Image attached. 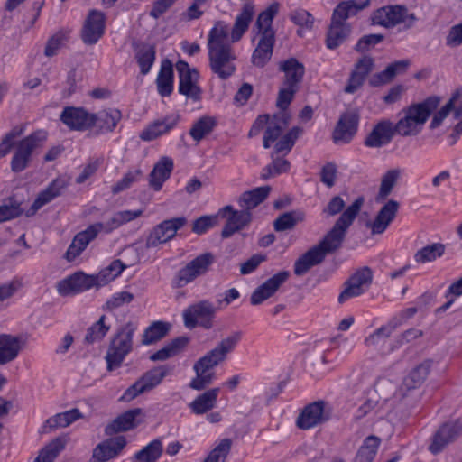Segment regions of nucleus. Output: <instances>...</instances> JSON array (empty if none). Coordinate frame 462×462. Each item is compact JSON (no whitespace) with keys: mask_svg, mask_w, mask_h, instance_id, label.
I'll use <instances>...</instances> for the list:
<instances>
[{"mask_svg":"<svg viewBox=\"0 0 462 462\" xmlns=\"http://www.w3.org/2000/svg\"><path fill=\"white\" fill-rule=\"evenodd\" d=\"M363 204L364 199L362 197L357 198L341 214L331 230L319 244L311 247L296 260L294 263V273L296 275L305 274L311 267L322 263L328 254L335 252L341 246L347 228L354 222Z\"/></svg>","mask_w":462,"mask_h":462,"instance_id":"f257e3e1","label":"nucleus"},{"mask_svg":"<svg viewBox=\"0 0 462 462\" xmlns=\"http://www.w3.org/2000/svg\"><path fill=\"white\" fill-rule=\"evenodd\" d=\"M229 40V27L223 21L215 23L208 35V61L211 71L220 79L230 78L236 71V53Z\"/></svg>","mask_w":462,"mask_h":462,"instance_id":"f03ea898","label":"nucleus"},{"mask_svg":"<svg viewBox=\"0 0 462 462\" xmlns=\"http://www.w3.org/2000/svg\"><path fill=\"white\" fill-rule=\"evenodd\" d=\"M23 125H16L5 134L0 143V158L5 157L13 147L14 152L11 159V171L14 173L23 171L32 161V153L42 147L47 139L43 130L35 131L15 143L14 140L24 133Z\"/></svg>","mask_w":462,"mask_h":462,"instance_id":"7ed1b4c3","label":"nucleus"},{"mask_svg":"<svg viewBox=\"0 0 462 462\" xmlns=\"http://www.w3.org/2000/svg\"><path fill=\"white\" fill-rule=\"evenodd\" d=\"M242 337V331H234L222 338L213 349L200 357L194 364L193 368L196 377L190 382L189 387L200 391L209 385L215 378V373L212 369L226 359L227 356L236 349Z\"/></svg>","mask_w":462,"mask_h":462,"instance_id":"20e7f679","label":"nucleus"},{"mask_svg":"<svg viewBox=\"0 0 462 462\" xmlns=\"http://www.w3.org/2000/svg\"><path fill=\"white\" fill-rule=\"evenodd\" d=\"M280 4L272 3L265 10L258 14L255 22L258 43L254 50L251 61L257 68H263L271 60L275 43V31L273 28V21L279 12Z\"/></svg>","mask_w":462,"mask_h":462,"instance_id":"39448f33","label":"nucleus"},{"mask_svg":"<svg viewBox=\"0 0 462 462\" xmlns=\"http://www.w3.org/2000/svg\"><path fill=\"white\" fill-rule=\"evenodd\" d=\"M440 98L431 96L420 103L411 104L400 112L402 115L394 125L396 134L402 137L418 135L431 114L438 108Z\"/></svg>","mask_w":462,"mask_h":462,"instance_id":"423d86ee","label":"nucleus"},{"mask_svg":"<svg viewBox=\"0 0 462 462\" xmlns=\"http://www.w3.org/2000/svg\"><path fill=\"white\" fill-rule=\"evenodd\" d=\"M137 328V322L128 321L112 337L105 357L108 371L120 367L125 356L132 351L133 337Z\"/></svg>","mask_w":462,"mask_h":462,"instance_id":"0eeeda50","label":"nucleus"},{"mask_svg":"<svg viewBox=\"0 0 462 462\" xmlns=\"http://www.w3.org/2000/svg\"><path fill=\"white\" fill-rule=\"evenodd\" d=\"M370 21L371 24L385 29L402 25L407 30L414 25L417 17L413 13H410L405 5H389L374 10L371 14Z\"/></svg>","mask_w":462,"mask_h":462,"instance_id":"6e6552de","label":"nucleus"},{"mask_svg":"<svg viewBox=\"0 0 462 462\" xmlns=\"http://www.w3.org/2000/svg\"><path fill=\"white\" fill-rule=\"evenodd\" d=\"M172 367L169 365L154 366L129 386L120 397L122 402H131L142 393H147L161 384L162 380L171 374Z\"/></svg>","mask_w":462,"mask_h":462,"instance_id":"1a4fd4ad","label":"nucleus"},{"mask_svg":"<svg viewBox=\"0 0 462 462\" xmlns=\"http://www.w3.org/2000/svg\"><path fill=\"white\" fill-rule=\"evenodd\" d=\"M214 263L215 255L212 253L199 254L178 271L172 280V286L178 289L182 288L197 278L206 275Z\"/></svg>","mask_w":462,"mask_h":462,"instance_id":"9d476101","label":"nucleus"},{"mask_svg":"<svg viewBox=\"0 0 462 462\" xmlns=\"http://www.w3.org/2000/svg\"><path fill=\"white\" fill-rule=\"evenodd\" d=\"M217 309L208 300H202L187 307L182 312L183 323L192 329L199 326L205 329L213 328Z\"/></svg>","mask_w":462,"mask_h":462,"instance_id":"9b49d317","label":"nucleus"},{"mask_svg":"<svg viewBox=\"0 0 462 462\" xmlns=\"http://www.w3.org/2000/svg\"><path fill=\"white\" fill-rule=\"evenodd\" d=\"M187 224L185 217L166 219L156 225L150 231L145 240V249L158 247L174 238L178 230Z\"/></svg>","mask_w":462,"mask_h":462,"instance_id":"f8f14e48","label":"nucleus"},{"mask_svg":"<svg viewBox=\"0 0 462 462\" xmlns=\"http://www.w3.org/2000/svg\"><path fill=\"white\" fill-rule=\"evenodd\" d=\"M175 67L179 75V93L194 101L199 100L201 88L199 86V71L184 60H179Z\"/></svg>","mask_w":462,"mask_h":462,"instance_id":"ddd939ff","label":"nucleus"},{"mask_svg":"<svg viewBox=\"0 0 462 462\" xmlns=\"http://www.w3.org/2000/svg\"><path fill=\"white\" fill-rule=\"evenodd\" d=\"M100 276L88 275L83 272H77L61 280L57 284L58 292L62 296L75 295L93 287H100Z\"/></svg>","mask_w":462,"mask_h":462,"instance_id":"4468645a","label":"nucleus"},{"mask_svg":"<svg viewBox=\"0 0 462 462\" xmlns=\"http://www.w3.org/2000/svg\"><path fill=\"white\" fill-rule=\"evenodd\" d=\"M106 16L97 9L88 11L80 32L82 42L87 45L96 44L105 34Z\"/></svg>","mask_w":462,"mask_h":462,"instance_id":"2eb2a0df","label":"nucleus"},{"mask_svg":"<svg viewBox=\"0 0 462 462\" xmlns=\"http://www.w3.org/2000/svg\"><path fill=\"white\" fill-rule=\"evenodd\" d=\"M373 281V272L369 267H363L356 271L344 283V290L338 296V302L360 296L370 287Z\"/></svg>","mask_w":462,"mask_h":462,"instance_id":"dca6fc26","label":"nucleus"},{"mask_svg":"<svg viewBox=\"0 0 462 462\" xmlns=\"http://www.w3.org/2000/svg\"><path fill=\"white\" fill-rule=\"evenodd\" d=\"M329 418L330 410L328 409V403L317 401L304 407L297 418L296 425L300 430H310L328 420Z\"/></svg>","mask_w":462,"mask_h":462,"instance_id":"f3484780","label":"nucleus"},{"mask_svg":"<svg viewBox=\"0 0 462 462\" xmlns=\"http://www.w3.org/2000/svg\"><path fill=\"white\" fill-rule=\"evenodd\" d=\"M217 216L226 218V223L221 232L223 238L230 237L236 232L246 226L252 220L249 210H235L232 206H226L219 209Z\"/></svg>","mask_w":462,"mask_h":462,"instance_id":"a211bd4d","label":"nucleus"},{"mask_svg":"<svg viewBox=\"0 0 462 462\" xmlns=\"http://www.w3.org/2000/svg\"><path fill=\"white\" fill-rule=\"evenodd\" d=\"M60 120L70 130L86 131L94 126V114L84 107L66 106L60 115Z\"/></svg>","mask_w":462,"mask_h":462,"instance_id":"6ab92c4d","label":"nucleus"},{"mask_svg":"<svg viewBox=\"0 0 462 462\" xmlns=\"http://www.w3.org/2000/svg\"><path fill=\"white\" fill-rule=\"evenodd\" d=\"M395 134L394 124L389 119H383L374 125L364 144L369 148H381L389 144Z\"/></svg>","mask_w":462,"mask_h":462,"instance_id":"aec40b11","label":"nucleus"},{"mask_svg":"<svg viewBox=\"0 0 462 462\" xmlns=\"http://www.w3.org/2000/svg\"><path fill=\"white\" fill-rule=\"evenodd\" d=\"M462 433V422L453 421L441 425L432 437L429 450L433 455L441 452Z\"/></svg>","mask_w":462,"mask_h":462,"instance_id":"412c9836","label":"nucleus"},{"mask_svg":"<svg viewBox=\"0 0 462 462\" xmlns=\"http://www.w3.org/2000/svg\"><path fill=\"white\" fill-rule=\"evenodd\" d=\"M359 117L355 112H346L339 117L332 134L336 144L348 143L357 132Z\"/></svg>","mask_w":462,"mask_h":462,"instance_id":"4be33fe9","label":"nucleus"},{"mask_svg":"<svg viewBox=\"0 0 462 462\" xmlns=\"http://www.w3.org/2000/svg\"><path fill=\"white\" fill-rule=\"evenodd\" d=\"M289 277L290 272L288 271H280L273 275L253 291L250 297L251 304L259 305L271 298Z\"/></svg>","mask_w":462,"mask_h":462,"instance_id":"5701e85b","label":"nucleus"},{"mask_svg":"<svg viewBox=\"0 0 462 462\" xmlns=\"http://www.w3.org/2000/svg\"><path fill=\"white\" fill-rule=\"evenodd\" d=\"M374 66V59L370 56H364L357 60L354 66L348 82L345 87L344 91L348 94L355 93L359 89L368 74L373 70Z\"/></svg>","mask_w":462,"mask_h":462,"instance_id":"b1692460","label":"nucleus"},{"mask_svg":"<svg viewBox=\"0 0 462 462\" xmlns=\"http://www.w3.org/2000/svg\"><path fill=\"white\" fill-rule=\"evenodd\" d=\"M400 204L398 201L388 200L378 211L373 222L367 226L371 229L373 235L383 234L395 218L399 210Z\"/></svg>","mask_w":462,"mask_h":462,"instance_id":"393cba45","label":"nucleus"},{"mask_svg":"<svg viewBox=\"0 0 462 462\" xmlns=\"http://www.w3.org/2000/svg\"><path fill=\"white\" fill-rule=\"evenodd\" d=\"M125 445L126 440L124 436L108 439L94 448L91 462H106L116 457Z\"/></svg>","mask_w":462,"mask_h":462,"instance_id":"a878e982","label":"nucleus"},{"mask_svg":"<svg viewBox=\"0 0 462 462\" xmlns=\"http://www.w3.org/2000/svg\"><path fill=\"white\" fill-rule=\"evenodd\" d=\"M179 122L178 115H169L157 119L147 125L140 134L139 137L145 142H150L169 133Z\"/></svg>","mask_w":462,"mask_h":462,"instance_id":"bb28decb","label":"nucleus"},{"mask_svg":"<svg viewBox=\"0 0 462 462\" xmlns=\"http://www.w3.org/2000/svg\"><path fill=\"white\" fill-rule=\"evenodd\" d=\"M278 68L284 74L282 80L284 86L300 88L305 74V67L301 62L295 58H289L281 61Z\"/></svg>","mask_w":462,"mask_h":462,"instance_id":"cd10ccee","label":"nucleus"},{"mask_svg":"<svg viewBox=\"0 0 462 462\" xmlns=\"http://www.w3.org/2000/svg\"><path fill=\"white\" fill-rule=\"evenodd\" d=\"M97 228L94 225H90L74 236L65 254L69 262H72L79 256L90 242L97 236L99 233Z\"/></svg>","mask_w":462,"mask_h":462,"instance_id":"c85d7f7f","label":"nucleus"},{"mask_svg":"<svg viewBox=\"0 0 462 462\" xmlns=\"http://www.w3.org/2000/svg\"><path fill=\"white\" fill-rule=\"evenodd\" d=\"M351 31L352 29L348 23H340L331 18L326 36L327 48L329 50L337 49L349 37Z\"/></svg>","mask_w":462,"mask_h":462,"instance_id":"c756f323","label":"nucleus"},{"mask_svg":"<svg viewBox=\"0 0 462 462\" xmlns=\"http://www.w3.org/2000/svg\"><path fill=\"white\" fill-rule=\"evenodd\" d=\"M370 5V0H346L340 2L333 10L331 18L340 23H346L350 17L356 15Z\"/></svg>","mask_w":462,"mask_h":462,"instance_id":"7c9ffc66","label":"nucleus"},{"mask_svg":"<svg viewBox=\"0 0 462 462\" xmlns=\"http://www.w3.org/2000/svg\"><path fill=\"white\" fill-rule=\"evenodd\" d=\"M67 187V182L63 179L54 180L43 191H42L32 203L27 216L36 213L42 206L51 201L61 194V191Z\"/></svg>","mask_w":462,"mask_h":462,"instance_id":"2f4dec72","label":"nucleus"},{"mask_svg":"<svg viewBox=\"0 0 462 462\" xmlns=\"http://www.w3.org/2000/svg\"><path fill=\"white\" fill-rule=\"evenodd\" d=\"M254 13V5L253 4L247 3L244 5L241 12L236 17L235 23L231 30L230 42H236L242 38L245 32L248 30Z\"/></svg>","mask_w":462,"mask_h":462,"instance_id":"473e14b6","label":"nucleus"},{"mask_svg":"<svg viewBox=\"0 0 462 462\" xmlns=\"http://www.w3.org/2000/svg\"><path fill=\"white\" fill-rule=\"evenodd\" d=\"M173 170V161L169 157H162L153 167L150 173L149 184L156 191L160 190Z\"/></svg>","mask_w":462,"mask_h":462,"instance_id":"72a5a7b5","label":"nucleus"},{"mask_svg":"<svg viewBox=\"0 0 462 462\" xmlns=\"http://www.w3.org/2000/svg\"><path fill=\"white\" fill-rule=\"evenodd\" d=\"M142 412L140 408L129 410L119 415L116 420L108 424L105 432L106 435H113L117 432L129 430L136 426L135 420Z\"/></svg>","mask_w":462,"mask_h":462,"instance_id":"f704fd0d","label":"nucleus"},{"mask_svg":"<svg viewBox=\"0 0 462 462\" xmlns=\"http://www.w3.org/2000/svg\"><path fill=\"white\" fill-rule=\"evenodd\" d=\"M21 350V341L18 337L2 334L0 335V365L14 360Z\"/></svg>","mask_w":462,"mask_h":462,"instance_id":"c9c22d12","label":"nucleus"},{"mask_svg":"<svg viewBox=\"0 0 462 462\" xmlns=\"http://www.w3.org/2000/svg\"><path fill=\"white\" fill-rule=\"evenodd\" d=\"M220 389L216 387L209 389L199 394L193 402H190L189 408L195 414H204L212 410L217 403V396Z\"/></svg>","mask_w":462,"mask_h":462,"instance_id":"e433bc0d","label":"nucleus"},{"mask_svg":"<svg viewBox=\"0 0 462 462\" xmlns=\"http://www.w3.org/2000/svg\"><path fill=\"white\" fill-rule=\"evenodd\" d=\"M156 85L158 92L162 97H168L171 94L173 90V68L169 60L162 61L156 79Z\"/></svg>","mask_w":462,"mask_h":462,"instance_id":"4c0bfd02","label":"nucleus"},{"mask_svg":"<svg viewBox=\"0 0 462 462\" xmlns=\"http://www.w3.org/2000/svg\"><path fill=\"white\" fill-rule=\"evenodd\" d=\"M398 326V322L394 320L389 321L366 337L365 338V345L374 348L382 347Z\"/></svg>","mask_w":462,"mask_h":462,"instance_id":"58836bf2","label":"nucleus"},{"mask_svg":"<svg viewBox=\"0 0 462 462\" xmlns=\"http://www.w3.org/2000/svg\"><path fill=\"white\" fill-rule=\"evenodd\" d=\"M271 188L263 186L244 192L239 199V205L244 210H251L261 204L268 196Z\"/></svg>","mask_w":462,"mask_h":462,"instance_id":"ea45409f","label":"nucleus"},{"mask_svg":"<svg viewBox=\"0 0 462 462\" xmlns=\"http://www.w3.org/2000/svg\"><path fill=\"white\" fill-rule=\"evenodd\" d=\"M189 342L188 337H180L173 339L162 348L150 356V359L153 362L164 361L176 356Z\"/></svg>","mask_w":462,"mask_h":462,"instance_id":"a19ab883","label":"nucleus"},{"mask_svg":"<svg viewBox=\"0 0 462 462\" xmlns=\"http://www.w3.org/2000/svg\"><path fill=\"white\" fill-rule=\"evenodd\" d=\"M121 119V113L117 109H107L94 114V126L104 132H111Z\"/></svg>","mask_w":462,"mask_h":462,"instance_id":"79ce46f5","label":"nucleus"},{"mask_svg":"<svg viewBox=\"0 0 462 462\" xmlns=\"http://www.w3.org/2000/svg\"><path fill=\"white\" fill-rule=\"evenodd\" d=\"M170 324L163 321H154L145 328L143 334L142 344L152 345L163 338L170 330Z\"/></svg>","mask_w":462,"mask_h":462,"instance_id":"37998d69","label":"nucleus"},{"mask_svg":"<svg viewBox=\"0 0 462 462\" xmlns=\"http://www.w3.org/2000/svg\"><path fill=\"white\" fill-rule=\"evenodd\" d=\"M82 418V413L79 409L74 408L69 411H66L64 412L57 413L54 416L49 418L46 420V425L51 430H55L58 428H65L69 426L74 421Z\"/></svg>","mask_w":462,"mask_h":462,"instance_id":"c03bdc74","label":"nucleus"},{"mask_svg":"<svg viewBox=\"0 0 462 462\" xmlns=\"http://www.w3.org/2000/svg\"><path fill=\"white\" fill-rule=\"evenodd\" d=\"M162 454V441L160 439H153L134 455L132 462H156Z\"/></svg>","mask_w":462,"mask_h":462,"instance_id":"a18cd8bd","label":"nucleus"},{"mask_svg":"<svg viewBox=\"0 0 462 462\" xmlns=\"http://www.w3.org/2000/svg\"><path fill=\"white\" fill-rule=\"evenodd\" d=\"M380 444V439L374 436L367 437L357 451L354 462H373Z\"/></svg>","mask_w":462,"mask_h":462,"instance_id":"49530a36","label":"nucleus"},{"mask_svg":"<svg viewBox=\"0 0 462 462\" xmlns=\"http://www.w3.org/2000/svg\"><path fill=\"white\" fill-rule=\"evenodd\" d=\"M430 368V362L422 363L413 368L404 378L403 385L407 389H415L419 387L427 378Z\"/></svg>","mask_w":462,"mask_h":462,"instance_id":"de8ad7c7","label":"nucleus"},{"mask_svg":"<svg viewBox=\"0 0 462 462\" xmlns=\"http://www.w3.org/2000/svg\"><path fill=\"white\" fill-rule=\"evenodd\" d=\"M303 133V129L300 126L292 127L287 134H285L274 145L273 153L275 154H287L292 149L296 140Z\"/></svg>","mask_w":462,"mask_h":462,"instance_id":"09e8293b","label":"nucleus"},{"mask_svg":"<svg viewBox=\"0 0 462 462\" xmlns=\"http://www.w3.org/2000/svg\"><path fill=\"white\" fill-rule=\"evenodd\" d=\"M216 125L217 122L213 117L203 116L193 124L189 134L196 142H199L213 131Z\"/></svg>","mask_w":462,"mask_h":462,"instance_id":"8fccbe9b","label":"nucleus"},{"mask_svg":"<svg viewBox=\"0 0 462 462\" xmlns=\"http://www.w3.org/2000/svg\"><path fill=\"white\" fill-rule=\"evenodd\" d=\"M400 175V169H392L384 173L382 177L380 189L376 196L377 202L384 200L390 195Z\"/></svg>","mask_w":462,"mask_h":462,"instance_id":"3c124183","label":"nucleus"},{"mask_svg":"<svg viewBox=\"0 0 462 462\" xmlns=\"http://www.w3.org/2000/svg\"><path fill=\"white\" fill-rule=\"evenodd\" d=\"M444 252L445 246L442 244L435 243L432 245H428L416 252L414 254V260L418 263L432 262L440 257Z\"/></svg>","mask_w":462,"mask_h":462,"instance_id":"603ef678","label":"nucleus"},{"mask_svg":"<svg viewBox=\"0 0 462 462\" xmlns=\"http://www.w3.org/2000/svg\"><path fill=\"white\" fill-rule=\"evenodd\" d=\"M106 317L102 315L99 319L95 322L87 330L85 342L93 344L102 340L110 329V325L106 324Z\"/></svg>","mask_w":462,"mask_h":462,"instance_id":"864d4df0","label":"nucleus"},{"mask_svg":"<svg viewBox=\"0 0 462 462\" xmlns=\"http://www.w3.org/2000/svg\"><path fill=\"white\" fill-rule=\"evenodd\" d=\"M65 440L57 438L44 447L33 462H53L59 453L64 448Z\"/></svg>","mask_w":462,"mask_h":462,"instance_id":"5fc2aeb1","label":"nucleus"},{"mask_svg":"<svg viewBox=\"0 0 462 462\" xmlns=\"http://www.w3.org/2000/svg\"><path fill=\"white\" fill-rule=\"evenodd\" d=\"M135 59L140 67V72L146 75L152 67L155 60V49L153 46L144 45L135 54Z\"/></svg>","mask_w":462,"mask_h":462,"instance_id":"6e6d98bb","label":"nucleus"},{"mask_svg":"<svg viewBox=\"0 0 462 462\" xmlns=\"http://www.w3.org/2000/svg\"><path fill=\"white\" fill-rule=\"evenodd\" d=\"M290 118V116L286 112H282L279 116H275L273 121L271 122L265 130L264 135L273 142L276 141L288 125Z\"/></svg>","mask_w":462,"mask_h":462,"instance_id":"4d7b16f0","label":"nucleus"},{"mask_svg":"<svg viewBox=\"0 0 462 462\" xmlns=\"http://www.w3.org/2000/svg\"><path fill=\"white\" fill-rule=\"evenodd\" d=\"M142 175L143 172L140 169L128 171L120 180L111 187V192L116 195L130 189L134 183L141 179Z\"/></svg>","mask_w":462,"mask_h":462,"instance_id":"13d9d810","label":"nucleus"},{"mask_svg":"<svg viewBox=\"0 0 462 462\" xmlns=\"http://www.w3.org/2000/svg\"><path fill=\"white\" fill-rule=\"evenodd\" d=\"M272 163L268 164L262 171L261 176L263 180H267L289 171L290 162L287 160L274 157V154H272Z\"/></svg>","mask_w":462,"mask_h":462,"instance_id":"bf43d9fd","label":"nucleus"},{"mask_svg":"<svg viewBox=\"0 0 462 462\" xmlns=\"http://www.w3.org/2000/svg\"><path fill=\"white\" fill-rule=\"evenodd\" d=\"M459 97V90H457L448 100V102L442 106L432 117V120L430 124V129L433 130L438 128L445 118L450 114L456 105V101Z\"/></svg>","mask_w":462,"mask_h":462,"instance_id":"052dcab7","label":"nucleus"},{"mask_svg":"<svg viewBox=\"0 0 462 462\" xmlns=\"http://www.w3.org/2000/svg\"><path fill=\"white\" fill-rule=\"evenodd\" d=\"M230 448L231 440L229 439H224L210 451L203 462H226Z\"/></svg>","mask_w":462,"mask_h":462,"instance_id":"680f3d73","label":"nucleus"},{"mask_svg":"<svg viewBox=\"0 0 462 462\" xmlns=\"http://www.w3.org/2000/svg\"><path fill=\"white\" fill-rule=\"evenodd\" d=\"M301 217L296 216L295 212H286L282 214L273 222L275 231L282 232L292 229L298 221L301 220Z\"/></svg>","mask_w":462,"mask_h":462,"instance_id":"e2e57ef3","label":"nucleus"},{"mask_svg":"<svg viewBox=\"0 0 462 462\" xmlns=\"http://www.w3.org/2000/svg\"><path fill=\"white\" fill-rule=\"evenodd\" d=\"M290 20L300 27H306L311 29L314 24V17L307 10L297 8L292 10L289 14Z\"/></svg>","mask_w":462,"mask_h":462,"instance_id":"0e129e2a","label":"nucleus"},{"mask_svg":"<svg viewBox=\"0 0 462 462\" xmlns=\"http://www.w3.org/2000/svg\"><path fill=\"white\" fill-rule=\"evenodd\" d=\"M125 268V265L120 260H115L111 263V264L102 271L97 276H100V281L102 285L106 284L108 281L114 280Z\"/></svg>","mask_w":462,"mask_h":462,"instance_id":"69168bd1","label":"nucleus"},{"mask_svg":"<svg viewBox=\"0 0 462 462\" xmlns=\"http://www.w3.org/2000/svg\"><path fill=\"white\" fill-rule=\"evenodd\" d=\"M298 90L297 88L283 85L279 90L276 106L285 112Z\"/></svg>","mask_w":462,"mask_h":462,"instance_id":"338daca9","label":"nucleus"},{"mask_svg":"<svg viewBox=\"0 0 462 462\" xmlns=\"http://www.w3.org/2000/svg\"><path fill=\"white\" fill-rule=\"evenodd\" d=\"M219 216H202L197 218L192 225V231L198 235L204 234L210 227L214 226L217 223Z\"/></svg>","mask_w":462,"mask_h":462,"instance_id":"774afa93","label":"nucleus"}]
</instances>
